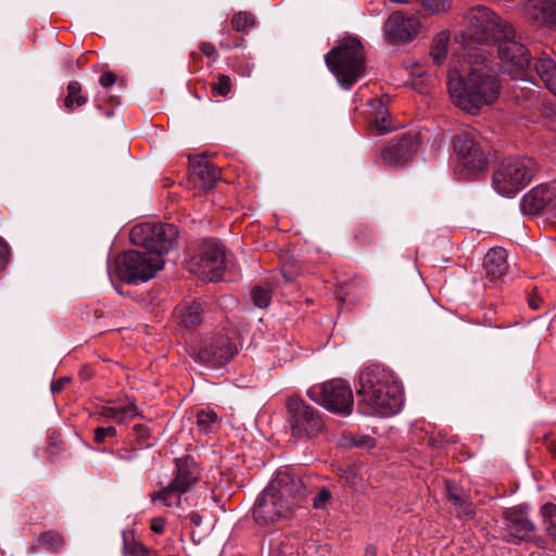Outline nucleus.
Segmentation results:
<instances>
[{"label": "nucleus", "mask_w": 556, "mask_h": 556, "mask_svg": "<svg viewBox=\"0 0 556 556\" xmlns=\"http://www.w3.org/2000/svg\"><path fill=\"white\" fill-rule=\"evenodd\" d=\"M459 58V67L454 61L450 64L448 92L454 105L475 115L497 100L502 86L491 54L484 50H470Z\"/></svg>", "instance_id": "f257e3e1"}, {"label": "nucleus", "mask_w": 556, "mask_h": 556, "mask_svg": "<svg viewBox=\"0 0 556 556\" xmlns=\"http://www.w3.org/2000/svg\"><path fill=\"white\" fill-rule=\"evenodd\" d=\"M308 493V486L301 477L279 470L257 496L253 518L262 527L290 519Z\"/></svg>", "instance_id": "f03ea898"}, {"label": "nucleus", "mask_w": 556, "mask_h": 556, "mask_svg": "<svg viewBox=\"0 0 556 556\" xmlns=\"http://www.w3.org/2000/svg\"><path fill=\"white\" fill-rule=\"evenodd\" d=\"M356 394L367 414L383 417L397 414L404 403L401 383L390 369L378 364L361 371Z\"/></svg>", "instance_id": "7ed1b4c3"}, {"label": "nucleus", "mask_w": 556, "mask_h": 556, "mask_svg": "<svg viewBox=\"0 0 556 556\" xmlns=\"http://www.w3.org/2000/svg\"><path fill=\"white\" fill-rule=\"evenodd\" d=\"M329 70L339 84L350 89L365 75V52L362 42L355 37L341 39L326 55Z\"/></svg>", "instance_id": "20e7f679"}, {"label": "nucleus", "mask_w": 556, "mask_h": 556, "mask_svg": "<svg viewBox=\"0 0 556 556\" xmlns=\"http://www.w3.org/2000/svg\"><path fill=\"white\" fill-rule=\"evenodd\" d=\"M468 26L456 37L467 51L476 50L475 45L496 40L500 36L511 34V25L502 21L494 12L483 5L470 9L467 13Z\"/></svg>", "instance_id": "39448f33"}, {"label": "nucleus", "mask_w": 556, "mask_h": 556, "mask_svg": "<svg viewBox=\"0 0 556 556\" xmlns=\"http://www.w3.org/2000/svg\"><path fill=\"white\" fill-rule=\"evenodd\" d=\"M536 169V163L531 157H507L493 174L494 189L502 195L513 197L532 180Z\"/></svg>", "instance_id": "423d86ee"}, {"label": "nucleus", "mask_w": 556, "mask_h": 556, "mask_svg": "<svg viewBox=\"0 0 556 556\" xmlns=\"http://www.w3.org/2000/svg\"><path fill=\"white\" fill-rule=\"evenodd\" d=\"M163 266V257L147 251H127L119 254L114 262L117 278L130 285L150 280Z\"/></svg>", "instance_id": "0eeeda50"}, {"label": "nucleus", "mask_w": 556, "mask_h": 556, "mask_svg": "<svg viewBox=\"0 0 556 556\" xmlns=\"http://www.w3.org/2000/svg\"><path fill=\"white\" fill-rule=\"evenodd\" d=\"M178 230L172 224L141 223L130 230V241L143 247L149 253H157L161 257L176 245Z\"/></svg>", "instance_id": "6e6552de"}, {"label": "nucleus", "mask_w": 556, "mask_h": 556, "mask_svg": "<svg viewBox=\"0 0 556 556\" xmlns=\"http://www.w3.org/2000/svg\"><path fill=\"white\" fill-rule=\"evenodd\" d=\"M307 396L326 409L337 414L349 415L353 409V391L343 379H331L314 384L307 390Z\"/></svg>", "instance_id": "1a4fd4ad"}, {"label": "nucleus", "mask_w": 556, "mask_h": 556, "mask_svg": "<svg viewBox=\"0 0 556 556\" xmlns=\"http://www.w3.org/2000/svg\"><path fill=\"white\" fill-rule=\"evenodd\" d=\"M453 149L459 166L468 176L483 172L488 165V151L481 138L473 131L464 130L455 135Z\"/></svg>", "instance_id": "9d476101"}, {"label": "nucleus", "mask_w": 556, "mask_h": 556, "mask_svg": "<svg viewBox=\"0 0 556 556\" xmlns=\"http://www.w3.org/2000/svg\"><path fill=\"white\" fill-rule=\"evenodd\" d=\"M190 270L204 281H217L225 270V250L216 240H204L190 262Z\"/></svg>", "instance_id": "9b49d317"}, {"label": "nucleus", "mask_w": 556, "mask_h": 556, "mask_svg": "<svg viewBox=\"0 0 556 556\" xmlns=\"http://www.w3.org/2000/svg\"><path fill=\"white\" fill-rule=\"evenodd\" d=\"M289 424L291 433L298 439H312L325 428L320 413L299 397L288 401Z\"/></svg>", "instance_id": "f8f14e48"}, {"label": "nucleus", "mask_w": 556, "mask_h": 556, "mask_svg": "<svg viewBox=\"0 0 556 556\" xmlns=\"http://www.w3.org/2000/svg\"><path fill=\"white\" fill-rule=\"evenodd\" d=\"M497 52L502 62L503 71L513 79H521L530 65V53L528 49L517 40L515 29L511 27V34L500 36Z\"/></svg>", "instance_id": "ddd939ff"}, {"label": "nucleus", "mask_w": 556, "mask_h": 556, "mask_svg": "<svg viewBox=\"0 0 556 556\" xmlns=\"http://www.w3.org/2000/svg\"><path fill=\"white\" fill-rule=\"evenodd\" d=\"M195 351L202 363L219 367L238 353V346L229 333L216 331L202 339Z\"/></svg>", "instance_id": "4468645a"}, {"label": "nucleus", "mask_w": 556, "mask_h": 556, "mask_svg": "<svg viewBox=\"0 0 556 556\" xmlns=\"http://www.w3.org/2000/svg\"><path fill=\"white\" fill-rule=\"evenodd\" d=\"M503 518L507 542L519 543L533 538L536 527L529 518L528 505L506 508L503 511Z\"/></svg>", "instance_id": "2eb2a0df"}, {"label": "nucleus", "mask_w": 556, "mask_h": 556, "mask_svg": "<svg viewBox=\"0 0 556 556\" xmlns=\"http://www.w3.org/2000/svg\"><path fill=\"white\" fill-rule=\"evenodd\" d=\"M419 141L416 136L406 135L391 140L380 152L382 161L393 167L406 165L416 154Z\"/></svg>", "instance_id": "dca6fc26"}, {"label": "nucleus", "mask_w": 556, "mask_h": 556, "mask_svg": "<svg viewBox=\"0 0 556 556\" xmlns=\"http://www.w3.org/2000/svg\"><path fill=\"white\" fill-rule=\"evenodd\" d=\"M523 15L534 26L554 27L556 25V0H526Z\"/></svg>", "instance_id": "f3484780"}, {"label": "nucleus", "mask_w": 556, "mask_h": 556, "mask_svg": "<svg viewBox=\"0 0 556 556\" xmlns=\"http://www.w3.org/2000/svg\"><path fill=\"white\" fill-rule=\"evenodd\" d=\"M420 23L415 17L403 15L402 12L392 13L384 24L387 36L394 41H407L415 37Z\"/></svg>", "instance_id": "a211bd4d"}, {"label": "nucleus", "mask_w": 556, "mask_h": 556, "mask_svg": "<svg viewBox=\"0 0 556 556\" xmlns=\"http://www.w3.org/2000/svg\"><path fill=\"white\" fill-rule=\"evenodd\" d=\"M176 471L170 481L180 491L189 492L201 477V470L192 456L176 458Z\"/></svg>", "instance_id": "6ab92c4d"}, {"label": "nucleus", "mask_w": 556, "mask_h": 556, "mask_svg": "<svg viewBox=\"0 0 556 556\" xmlns=\"http://www.w3.org/2000/svg\"><path fill=\"white\" fill-rule=\"evenodd\" d=\"M556 199V179L534 187L522 199V205L529 213H540Z\"/></svg>", "instance_id": "aec40b11"}, {"label": "nucleus", "mask_w": 556, "mask_h": 556, "mask_svg": "<svg viewBox=\"0 0 556 556\" xmlns=\"http://www.w3.org/2000/svg\"><path fill=\"white\" fill-rule=\"evenodd\" d=\"M483 269L485 278L491 281L504 277L508 271L506 250L503 248L491 249L483 258Z\"/></svg>", "instance_id": "412c9836"}, {"label": "nucleus", "mask_w": 556, "mask_h": 556, "mask_svg": "<svg viewBox=\"0 0 556 556\" xmlns=\"http://www.w3.org/2000/svg\"><path fill=\"white\" fill-rule=\"evenodd\" d=\"M205 312V305L201 302H190L178 305L174 311V319L177 325L186 329L201 324Z\"/></svg>", "instance_id": "4be33fe9"}, {"label": "nucleus", "mask_w": 556, "mask_h": 556, "mask_svg": "<svg viewBox=\"0 0 556 556\" xmlns=\"http://www.w3.org/2000/svg\"><path fill=\"white\" fill-rule=\"evenodd\" d=\"M218 167L206 160L193 162L191 165V177L202 189H211L219 180Z\"/></svg>", "instance_id": "5701e85b"}, {"label": "nucleus", "mask_w": 556, "mask_h": 556, "mask_svg": "<svg viewBox=\"0 0 556 556\" xmlns=\"http://www.w3.org/2000/svg\"><path fill=\"white\" fill-rule=\"evenodd\" d=\"M534 68L546 88L556 96V62L544 54L535 59Z\"/></svg>", "instance_id": "b1692460"}, {"label": "nucleus", "mask_w": 556, "mask_h": 556, "mask_svg": "<svg viewBox=\"0 0 556 556\" xmlns=\"http://www.w3.org/2000/svg\"><path fill=\"white\" fill-rule=\"evenodd\" d=\"M370 106L372 108L371 121L379 135L395 129L388 109L381 100H371Z\"/></svg>", "instance_id": "393cba45"}, {"label": "nucleus", "mask_w": 556, "mask_h": 556, "mask_svg": "<svg viewBox=\"0 0 556 556\" xmlns=\"http://www.w3.org/2000/svg\"><path fill=\"white\" fill-rule=\"evenodd\" d=\"M185 493L187 492L180 491L177 486L174 485V483L170 482L159 492L151 493L150 497L153 503L160 502L166 507H181L182 495Z\"/></svg>", "instance_id": "a878e982"}, {"label": "nucleus", "mask_w": 556, "mask_h": 556, "mask_svg": "<svg viewBox=\"0 0 556 556\" xmlns=\"http://www.w3.org/2000/svg\"><path fill=\"white\" fill-rule=\"evenodd\" d=\"M123 556H160L153 548H149L135 538L132 531L123 532Z\"/></svg>", "instance_id": "bb28decb"}, {"label": "nucleus", "mask_w": 556, "mask_h": 556, "mask_svg": "<svg viewBox=\"0 0 556 556\" xmlns=\"http://www.w3.org/2000/svg\"><path fill=\"white\" fill-rule=\"evenodd\" d=\"M450 34L447 31L439 33L431 45L430 56L435 65H441L447 53Z\"/></svg>", "instance_id": "cd10ccee"}, {"label": "nucleus", "mask_w": 556, "mask_h": 556, "mask_svg": "<svg viewBox=\"0 0 556 556\" xmlns=\"http://www.w3.org/2000/svg\"><path fill=\"white\" fill-rule=\"evenodd\" d=\"M219 425L217 414L212 409H200L197 413V428L202 433L214 432Z\"/></svg>", "instance_id": "c85d7f7f"}, {"label": "nucleus", "mask_w": 556, "mask_h": 556, "mask_svg": "<svg viewBox=\"0 0 556 556\" xmlns=\"http://www.w3.org/2000/svg\"><path fill=\"white\" fill-rule=\"evenodd\" d=\"M66 89L67 96L64 99V105L68 111H74L87 103V98L81 94V85L78 81H71Z\"/></svg>", "instance_id": "c756f323"}, {"label": "nucleus", "mask_w": 556, "mask_h": 556, "mask_svg": "<svg viewBox=\"0 0 556 556\" xmlns=\"http://www.w3.org/2000/svg\"><path fill=\"white\" fill-rule=\"evenodd\" d=\"M541 515L548 536L556 542V504L546 503L541 507Z\"/></svg>", "instance_id": "7c9ffc66"}, {"label": "nucleus", "mask_w": 556, "mask_h": 556, "mask_svg": "<svg viewBox=\"0 0 556 556\" xmlns=\"http://www.w3.org/2000/svg\"><path fill=\"white\" fill-rule=\"evenodd\" d=\"M447 495L453 504L462 509V513H464L469 518H473V510L467 503L460 489H458L456 485L447 484Z\"/></svg>", "instance_id": "2f4dec72"}, {"label": "nucleus", "mask_w": 556, "mask_h": 556, "mask_svg": "<svg viewBox=\"0 0 556 556\" xmlns=\"http://www.w3.org/2000/svg\"><path fill=\"white\" fill-rule=\"evenodd\" d=\"M254 25V17L248 12H238L231 18V26L238 33H247Z\"/></svg>", "instance_id": "473e14b6"}, {"label": "nucleus", "mask_w": 556, "mask_h": 556, "mask_svg": "<svg viewBox=\"0 0 556 556\" xmlns=\"http://www.w3.org/2000/svg\"><path fill=\"white\" fill-rule=\"evenodd\" d=\"M232 88L231 79L228 75L219 74L217 81L211 84V91L215 97H226Z\"/></svg>", "instance_id": "72a5a7b5"}, {"label": "nucleus", "mask_w": 556, "mask_h": 556, "mask_svg": "<svg viewBox=\"0 0 556 556\" xmlns=\"http://www.w3.org/2000/svg\"><path fill=\"white\" fill-rule=\"evenodd\" d=\"M251 298L255 306L265 308L271 301V291L268 288L256 286L251 291Z\"/></svg>", "instance_id": "f704fd0d"}, {"label": "nucleus", "mask_w": 556, "mask_h": 556, "mask_svg": "<svg viewBox=\"0 0 556 556\" xmlns=\"http://www.w3.org/2000/svg\"><path fill=\"white\" fill-rule=\"evenodd\" d=\"M39 541L54 552H59L64 545V538L55 531H47L40 534Z\"/></svg>", "instance_id": "c9c22d12"}, {"label": "nucleus", "mask_w": 556, "mask_h": 556, "mask_svg": "<svg viewBox=\"0 0 556 556\" xmlns=\"http://www.w3.org/2000/svg\"><path fill=\"white\" fill-rule=\"evenodd\" d=\"M138 415L137 407L134 403H129L125 406L116 407V422L123 424Z\"/></svg>", "instance_id": "e433bc0d"}, {"label": "nucleus", "mask_w": 556, "mask_h": 556, "mask_svg": "<svg viewBox=\"0 0 556 556\" xmlns=\"http://www.w3.org/2000/svg\"><path fill=\"white\" fill-rule=\"evenodd\" d=\"M116 429L113 426L109 427H99L94 429L93 441L96 443L102 444L105 443L108 439L116 437Z\"/></svg>", "instance_id": "4c0bfd02"}, {"label": "nucleus", "mask_w": 556, "mask_h": 556, "mask_svg": "<svg viewBox=\"0 0 556 556\" xmlns=\"http://www.w3.org/2000/svg\"><path fill=\"white\" fill-rule=\"evenodd\" d=\"M118 460L131 463L137 458V451L132 447H122L116 451H110Z\"/></svg>", "instance_id": "58836bf2"}, {"label": "nucleus", "mask_w": 556, "mask_h": 556, "mask_svg": "<svg viewBox=\"0 0 556 556\" xmlns=\"http://www.w3.org/2000/svg\"><path fill=\"white\" fill-rule=\"evenodd\" d=\"M422 5L431 12L439 13L450 8V0H421Z\"/></svg>", "instance_id": "ea45409f"}, {"label": "nucleus", "mask_w": 556, "mask_h": 556, "mask_svg": "<svg viewBox=\"0 0 556 556\" xmlns=\"http://www.w3.org/2000/svg\"><path fill=\"white\" fill-rule=\"evenodd\" d=\"M331 498V493L328 489L323 488L318 491V493L313 498V506L316 509H323L326 507L328 502Z\"/></svg>", "instance_id": "a19ab883"}, {"label": "nucleus", "mask_w": 556, "mask_h": 556, "mask_svg": "<svg viewBox=\"0 0 556 556\" xmlns=\"http://www.w3.org/2000/svg\"><path fill=\"white\" fill-rule=\"evenodd\" d=\"M543 116L548 119L547 127L552 130V126L556 125V105L545 104L543 108Z\"/></svg>", "instance_id": "79ce46f5"}, {"label": "nucleus", "mask_w": 556, "mask_h": 556, "mask_svg": "<svg viewBox=\"0 0 556 556\" xmlns=\"http://www.w3.org/2000/svg\"><path fill=\"white\" fill-rule=\"evenodd\" d=\"M138 442L142 443L150 437V430L147 426L138 424L132 427Z\"/></svg>", "instance_id": "37998d69"}, {"label": "nucleus", "mask_w": 556, "mask_h": 556, "mask_svg": "<svg viewBox=\"0 0 556 556\" xmlns=\"http://www.w3.org/2000/svg\"><path fill=\"white\" fill-rule=\"evenodd\" d=\"M116 76L112 72H105L100 76L99 83L102 87L108 88L115 84Z\"/></svg>", "instance_id": "c03bdc74"}, {"label": "nucleus", "mask_w": 556, "mask_h": 556, "mask_svg": "<svg viewBox=\"0 0 556 556\" xmlns=\"http://www.w3.org/2000/svg\"><path fill=\"white\" fill-rule=\"evenodd\" d=\"M70 381H71L70 377H61L56 380H53L51 382L52 393H58V392L62 391Z\"/></svg>", "instance_id": "a18cd8bd"}, {"label": "nucleus", "mask_w": 556, "mask_h": 556, "mask_svg": "<svg viewBox=\"0 0 556 556\" xmlns=\"http://www.w3.org/2000/svg\"><path fill=\"white\" fill-rule=\"evenodd\" d=\"M199 48H200L201 52L208 58L217 56L216 49H215L214 45L211 42H201Z\"/></svg>", "instance_id": "49530a36"}, {"label": "nucleus", "mask_w": 556, "mask_h": 556, "mask_svg": "<svg viewBox=\"0 0 556 556\" xmlns=\"http://www.w3.org/2000/svg\"><path fill=\"white\" fill-rule=\"evenodd\" d=\"M165 529V519L162 517L153 518L151 521V530L154 533L161 534Z\"/></svg>", "instance_id": "de8ad7c7"}, {"label": "nucleus", "mask_w": 556, "mask_h": 556, "mask_svg": "<svg viewBox=\"0 0 556 556\" xmlns=\"http://www.w3.org/2000/svg\"><path fill=\"white\" fill-rule=\"evenodd\" d=\"M100 415L116 420V407L105 406L101 409Z\"/></svg>", "instance_id": "09e8293b"}, {"label": "nucleus", "mask_w": 556, "mask_h": 556, "mask_svg": "<svg viewBox=\"0 0 556 556\" xmlns=\"http://www.w3.org/2000/svg\"><path fill=\"white\" fill-rule=\"evenodd\" d=\"M8 260V247L5 242L0 237V262L7 264Z\"/></svg>", "instance_id": "8fccbe9b"}, {"label": "nucleus", "mask_w": 556, "mask_h": 556, "mask_svg": "<svg viewBox=\"0 0 556 556\" xmlns=\"http://www.w3.org/2000/svg\"><path fill=\"white\" fill-rule=\"evenodd\" d=\"M364 556H377V549L374 545H369L365 549Z\"/></svg>", "instance_id": "3c124183"}, {"label": "nucleus", "mask_w": 556, "mask_h": 556, "mask_svg": "<svg viewBox=\"0 0 556 556\" xmlns=\"http://www.w3.org/2000/svg\"><path fill=\"white\" fill-rule=\"evenodd\" d=\"M529 304H530V306H531L532 308H534V309L539 308V306H540V305H539V301H538V300H534V299H531V300L529 301Z\"/></svg>", "instance_id": "603ef678"}, {"label": "nucleus", "mask_w": 556, "mask_h": 556, "mask_svg": "<svg viewBox=\"0 0 556 556\" xmlns=\"http://www.w3.org/2000/svg\"><path fill=\"white\" fill-rule=\"evenodd\" d=\"M219 45H220V47H223V48H225V49H227V50H229V49H231V48H232V45H230V43H226V42H224V41H222ZM233 47H237V45H233Z\"/></svg>", "instance_id": "864d4df0"}, {"label": "nucleus", "mask_w": 556, "mask_h": 556, "mask_svg": "<svg viewBox=\"0 0 556 556\" xmlns=\"http://www.w3.org/2000/svg\"><path fill=\"white\" fill-rule=\"evenodd\" d=\"M283 276H285V278H286V280H287V281H291V280L293 279V277H292V276H287V274H286V273H283Z\"/></svg>", "instance_id": "5fc2aeb1"}, {"label": "nucleus", "mask_w": 556, "mask_h": 556, "mask_svg": "<svg viewBox=\"0 0 556 556\" xmlns=\"http://www.w3.org/2000/svg\"><path fill=\"white\" fill-rule=\"evenodd\" d=\"M552 130L556 132V125L552 126Z\"/></svg>", "instance_id": "6e6d98bb"}, {"label": "nucleus", "mask_w": 556, "mask_h": 556, "mask_svg": "<svg viewBox=\"0 0 556 556\" xmlns=\"http://www.w3.org/2000/svg\"><path fill=\"white\" fill-rule=\"evenodd\" d=\"M4 265H5V264H3V263H1V262H0V269H1Z\"/></svg>", "instance_id": "4d7b16f0"}]
</instances>
